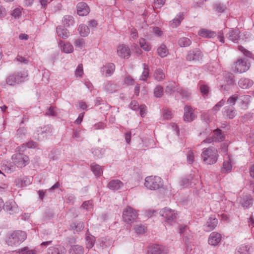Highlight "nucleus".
<instances>
[{
  "mask_svg": "<svg viewBox=\"0 0 254 254\" xmlns=\"http://www.w3.org/2000/svg\"><path fill=\"white\" fill-rule=\"evenodd\" d=\"M59 46L60 47L62 51L65 53H71L73 51L72 45L68 42L64 43L62 40H60Z\"/></svg>",
  "mask_w": 254,
  "mask_h": 254,
  "instance_id": "412c9836",
  "label": "nucleus"
},
{
  "mask_svg": "<svg viewBox=\"0 0 254 254\" xmlns=\"http://www.w3.org/2000/svg\"><path fill=\"white\" fill-rule=\"evenodd\" d=\"M250 66V64L248 63L246 58H241L237 60L235 63V71L243 73L247 71Z\"/></svg>",
  "mask_w": 254,
  "mask_h": 254,
  "instance_id": "1a4fd4ad",
  "label": "nucleus"
},
{
  "mask_svg": "<svg viewBox=\"0 0 254 254\" xmlns=\"http://www.w3.org/2000/svg\"><path fill=\"white\" fill-rule=\"evenodd\" d=\"M85 240L86 248L88 249L92 248L95 243V237L89 233H86Z\"/></svg>",
  "mask_w": 254,
  "mask_h": 254,
  "instance_id": "f704fd0d",
  "label": "nucleus"
},
{
  "mask_svg": "<svg viewBox=\"0 0 254 254\" xmlns=\"http://www.w3.org/2000/svg\"><path fill=\"white\" fill-rule=\"evenodd\" d=\"M188 152L187 156V161L190 164H192L194 162V153L191 149L188 148Z\"/></svg>",
  "mask_w": 254,
  "mask_h": 254,
  "instance_id": "13d9d810",
  "label": "nucleus"
},
{
  "mask_svg": "<svg viewBox=\"0 0 254 254\" xmlns=\"http://www.w3.org/2000/svg\"><path fill=\"white\" fill-rule=\"evenodd\" d=\"M27 238L26 233L21 230L14 231L8 236L7 244L10 246H17L23 242Z\"/></svg>",
  "mask_w": 254,
  "mask_h": 254,
  "instance_id": "f03ea898",
  "label": "nucleus"
},
{
  "mask_svg": "<svg viewBox=\"0 0 254 254\" xmlns=\"http://www.w3.org/2000/svg\"><path fill=\"white\" fill-rule=\"evenodd\" d=\"M116 69V65L112 63H106L104 65L101 67L100 72L102 75L106 77L112 76Z\"/></svg>",
  "mask_w": 254,
  "mask_h": 254,
  "instance_id": "9b49d317",
  "label": "nucleus"
},
{
  "mask_svg": "<svg viewBox=\"0 0 254 254\" xmlns=\"http://www.w3.org/2000/svg\"><path fill=\"white\" fill-rule=\"evenodd\" d=\"M154 96L157 98L162 97L164 93V89L161 85H157L154 89Z\"/></svg>",
  "mask_w": 254,
  "mask_h": 254,
  "instance_id": "09e8293b",
  "label": "nucleus"
},
{
  "mask_svg": "<svg viewBox=\"0 0 254 254\" xmlns=\"http://www.w3.org/2000/svg\"><path fill=\"white\" fill-rule=\"evenodd\" d=\"M221 240V235L217 232H212L208 238V243L212 246H217Z\"/></svg>",
  "mask_w": 254,
  "mask_h": 254,
  "instance_id": "dca6fc26",
  "label": "nucleus"
},
{
  "mask_svg": "<svg viewBox=\"0 0 254 254\" xmlns=\"http://www.w3.org/2000/svg\"><path fill=\"white\" fill-rule=\"evenodd\" d=\"M84 228V224L82 221H75L71 223L69 230L73 231L74 233H79Z\"/></svg>",
  "mask_w": 254,
  "mask_h": 254,
  "instance_id": "a211bd4d",
  "label": "nucleus"
},
{
  "mask_svg": "<svg viewBox=\"0 0 254 254\" xmlns=\"http://www.w3.org/2000/svg\"><path fill=\"white\" fill-rule=\"evenodd\" d=\"M62 247L60 245H56L48 248L47 254H62Z\"/></svg>",
  "mask_w": 254,
  "mask_h": 254,
  "instance_id": "58836bf2",
  "label": "nucleus"
},
{
  "mask_svg": "<svg viewBox=\"0 0 254 254\" xmlns=\"http://www.w3.org/2000/svg\"><path fill=\"white\" fill-rule=\"evenodd\" d=\"M78 30L79 34L82 37H86L88 35L90 32V30L88 27L83 24L79 25Z\"/></svg>",
  "mask_w": 254,
  "mask_h": 254,
  "instance_id": "ea45409f",
  "label": "nucleus"
},
{
  "mask_svg": "<svg viewBox=\"0 0 254 254\" xmlns=\"http://www.w3.org/2000/svg\"><path fill=\"white\" fill-rule=\"evenodd\" d=\"M124 186V183L120 180H112L107 185V188L114 191L118 190Z\"/></svg>",
  "mask_w": 254,
  "mask_h": 254,
  "instance_id": "f3484780",
  "label": "nucleus"
},
{
  "mask_svg": "<svg viewBox=\"0 0 254 254\" xmlns=\"http://www.w3.org/2000/svg\"><path fill=\"white\" fill-rule=\"evenodd\" d=\"M199 88L202 96L204 98L207 97L210 91V87L206 84H202L200 85Z\"/></svg>",
  "mask_w": 254,
  "mask_h": 254,
  "instance_id": "3c124183",
  "label": "nucleus"
},
{
  "mask_svg": "<svg viewBox=\"0 0 254 254\" xmlns=\"http://www.w3.org/2000/svg\"><path fill=\"white\" fill-rule=\"evenodd\" d=\"M56 33L58 37L63 39H67L70 35L69 31L65 27H63L61 25L57 26Z\"/></svg>",
  "mask_w": 254,
  "mask_h": 254,
  "instance_id": "aec40b11",
  "label": "nucleus"
},
{
  "mask_svg": "<svg viewBox=\"0 0 254 254\" xmlns=\"http://www.w3.org/2000/svg\"><path fill=\"white\" fill-rule=\"evenodd\" d=\"M144 186L150 190H158L163 186L162 179L158 176H148L145 178Z\"/></svg>",
  "mask_w": 254,
  "mask_h": 254,
  "instance_id": "20e7f679",
  "label": "nucleus"
},
{
  "mask_svg": "<svg viewBox=\"0 0 254 254\" xmlns=\"http://www.w3.org/2000/svg\"><path fill=\"white\" fill-rule=\"evenodd\" d=\"M213 137L216 142L223 141L225 139V135L222 131L217 128L213 130Z\"/></svg>",
  "mask_w": 254,
  "mask_h": 254,
  "instance_id": "c85d7f7f",
  "label": "nucleus"
},
{
  "mask_svg": "<svg viewBox=\"0 0 254 254\" xmlns=\"http://www.w3.org/2000/svg\"><path fill=\"white\" fill-rule=\"evenodd\" d=\"M4 209L10 214H13L18 210V207L14 202H6Z\"/></svg>",
  "mask_w": 254,
  "mask_h": 254,
  "instance_id": "7c9ffc66",
  "label": "nucleus"
},
{
  "mask_svg": "<svg viewBox=\"0 0 254 254\" xmlns=\"http://www.w3.org/2000/svg\"><path fill=\"white\" fill-rule=\"evenodd\" d=\"M138 216L136 210L129 206H127L123 212V220L128 224L133 223L137 219Z\"/></svg>",
  "mask_w": 254,
  "mask_h": 254,
  "instance_id": "39448f33",
  "label": "nucleus"
},
{
  "mask_svg": "<svg viewBox=\"0 0 254 254\" xmlns=\"http://www.w3.org/2000/svg\"><path fill=\"white\" fill-rule=\"evenodd\" d=\"M254 84V81L248 78H242L238 81L239 86L244 89H247L252 87Z\"/></svg>",
  "mask_w": 254,
  "mask_h": 254,
  "instance_id": "393cba45",
  "label": "nucleus"
},
{
  "mask_svg": "<svg viewBox=\"0 0 254 254\" xmlns=\"http://www.w3.org/2000/svg\"><path fill=\"white\" fill-rule=\"evenodd\" d=\"M105 90L109 93H113L118 90V86L116 84L111 81H108L105 85Z\"/></svg>",
  "mask_w": 254,
  "mask_h": 254,
  "instance_id": "e433bc0d",
  "label": "nucleus"
},
{
  "mask_svg": "<svg viewBox=\"0 0 254 254\" xmlns=\"http://www.w3.org/2000/svg\"><path fill=\"white\" fill-rule=\"evenodd\" d=\"M139 114L141 117L143 118L145 117L146 114L147 107L145 105L141 104L140 105L139 108Z\"/></svg>",
  "mask_w": 254,
  "mask_h": 254,
  "instance_id": "774afa93",
  "label": "nucleus"
},
{
  "mask_svg": "<svg viewBox=\"0 0 254 254\" xmlns=\"http://www.w3.org/2000/svg\"><path fill=\"white\" fill-rule=\"evenodd\" d=\"M168 249L164 246L159 245H153L147 249V254H167Z\"/></svg>",
  "mask_w": 254,
  "mask_h": 254,
  "instance_id": "9d476101",
  "label": "nucleus"
},
{
  "mask_svg": "<svg viewBox=\"0 0 254 254\" xmlns=\"http://www.w3.org/2000/svg\"><path fill=\"white\" fill-rule=\"evenodd\" d=\"M153 76L155 80L158 81H161L163 80L166 77L165 73L163 69L161 68H158L155 70Z\"/></svg>",
  "mask_w": 254,
  "mask_h": 254,
  "instance_id": "2f4dec72",
  "label": "nucleus"
},
{
  "mask_svg": "<svg viewBox=\"0 0 254 254\" xmlns=\"http://www.w3.org/2000/svg\"><path fill=\"white\" fill-rule=\"evenodd\" d=\"M194 110L190 106L186 105L184 107V120L186 122H191L195 118Z\"/></svg>",
  "mask_w": 254,
  "mask_h": 254,
  "instance_id": "f8f14e48",
  "label": "nucleus"
},
{
  "mask_svg": "<svg viewBox=\"0 0 254 254\" xmlns=\"http://www.w3.org/2000/svg\"><path fill=\"white\" fill-rule=\"evenodd\" d=\"M11 159L17 167L22 168L29 163V158L27 155L20 152L13 154Z\"/></svg>",
  "mask_w": 254,
  "mask_h": 254,
  "instance_id": "0eeeda50",
  "label": "nucleus"
},
{
  "mask_svg": "<svg viewBox=\"0 0 254 254\" xmlns=\"http://www.w3.org/2000/svg\"><path fill=\"white\" fill-rule=\"evenodd\" d=\"M69 254H84V249L80 245H76L71 246L69 250Z\"/></svg>",
  "mask_w": 254,
  "mask_h": 254,
  "instance_id": "473e14b6",
  "label": "nucleus"
},
{
  "mask_svg": "<svg viewBox=\"0 0 254 254\" xmlns=\"http://www.w3.org/2000/svg\"><path fill=\"white\" fill-rule=\"evenodd\" d=\"M198 34L202 37L207 38H211L216 36V33L215 32L206 29H200L198 31Z\"/></svg>",
  "mask_w": 254,
  "mask_h": 254,
  "instance_id": "cd10ccee",
  "label": "nucleus"
},
{
  "mask_svg": "<svg viewBox=\"0 0 254 254\" xmlns=\"http://www.w3.org/2000/svg\"><path fill=\"white\" fill-rule=\"evenodd\" d=\"M178 44L181 47H186L190 46L191 41L187 37H182L178 40Z\"/></svg>",
  "mask_w": 254,
  "mask_h": 254,
  "instance_id": "c03bdc74",
  "label": "nucleus"
},
{
  "mask_svg": "<svg viewBox=\"0 0 254 254\" xmlns=\"http://www.w3.org/2000/svg\"><path fill=\"white\" fill-rule=\"evenodd\" d=\"M139 45L144 51L149 52L151 50V45L146 41L144 38H140L139 40Z\"/></svg>",
  "mask_w": 254,
  "mask_h": 254,
  "instance_id": "a18cd8bd",
  "label": "nucleus"
},
{
  "mask_svg": "<svg viewBox=\"0 0 254 254\" xmlns=\"http://www.w3.org/2000/svg\"><path fill=\"white\" fill-rule=\"evenodd\" d=\"M232 165L231 164V159L229 158L228 160H225L223 162L222 167L221 168V172L226 174L231 171Z\"/></svg>",
  "mask_w": 254,
  "mask_h": 254,
  "instance_id": "c9c22d12",
  "label": "nucleus"
},
{
  "mask_svg": "<svg viewBox=\"0 0 254 254\" xmlns=\"http://www.w3.org/2000/svg\"><path fill=\"white\" fill-rule=\"evenodd\" d=\"M142 65L143 70L140 77V80L145 81L149 77L150 70L149 69L148 65L145 63L143 64Z\"/></svg>",
  "mask_w": 254,
  "mask_h": 254,
  "instance_id": "79ce46f5",
  "label": "nucleus"
},
{
  "mask_svg": "<svg viewBox=\"0 0 254 254\" xmlns=\"http://www.w3.org/2000/svg\"><path fill=\"white\" fill-rule=\"evenodd\" d=\"M250 247L245 244L238 247L235 254H251Z\"/></svg>",
  "mask_w": 254,
  "mask_h": 254,
  "instance_id": "4c0bfd02",
  "label": "nucleus"
},
{
  "mask_svg": "<svg viewBox=\"0 0 254 254\" xmlns=\"http://www.w3.org/2000/svg\"><path fill=\"white\" fill-rule=\"evenodd\" d=\"M213 8L218 13H223L226 9V6L223 3L217 2L214 4Z\"/></svg>",
  "mask_w": 254,
  "mask_h": 254,
  "instance_id": "603ef678",
  "label": "nucleus"
},
{
  "mask_svg": "<svg viewBox=\"0 0 254 254\" xmlns=\"http://www.w3.org/2000/svg\"><path fill=\"white\" fill-rule=\"evenodd\" d=\"M75 76L76 77H82L83 74V67L82 64L78 65L75 70Z\"/></svg>",
  "mask_w": 254,
  "mask_h": 254,
  "instance_id": "4d7b16f0",
  "label": "nucleus"
},
{
  "mask_svg": "<svg viewBox=\"0 0 254 254\" xmlns=\"http://www.w3.org/2000/svg\"><path fill=\"white\" fill-rule=\"evenodd\" d=\"M14 76L17 82V84H19L27 80L28 74L26 71H16L13 73Z\"/></svg>",
  "mask_w": 254,
  "mask_h": 254,
  "instance_id": "b1692460",
  "label": "nucleus"
},
{
  "mask_svg": "<svg viewBox=\"0 0 254 254\" xmlns=\"http://www.w3.org/2000/svg\"><path fill=\"white\" fill-rule=\"evenodd\" d=\"M5 82L6 84L11 86H14L17 84V82L16 81V79L13 74V73L8 75L6 77Z\"/></svg>",
  "mask_w": 254,
  "mask_h": 254,
  "instance_id": "49530a36",
  "label": "nucleus"
},
{
  "mask_svg": "<svg viewBox=\"0 0 254 254\" xmlns=\"http://www.w3.org/2000/svg\"><path fill=\"white\" fill-rule=\"evenodd\" d=\"M14 60L24 64H27L29 62V60L28 58H26L21 56H19V55L17 56Z\"/></svg>",
  "mask_w": 254,
  "mask_h": 254,
  "instance_id": "0e129e2a",
  "label": "nucleus"
},
{
  "mask_svg": "<svg viewBox=\"0 0 254 254\" xmlns=\"http://www.w3.org/2000/svg\"><path fill=\"white\" fill-rule=\"evenodd\" d=\"M227 34L229 40L234 43H238L240 39V32L238 29H229Z\"/></svg>",
  "mask_w": 254,
  "mask_h": 254,
  "instance_id": "6ab92c4d",
  "label": "nucleus"
},
{
  "mask_svg": "<svg viewBox=\"0 0 254 254\" xmlns=\"http://www.w3.org/2000/svg\"><path fill=\"white\" fill-rule=\"evenodd\" d=\"M203 57L202 51L199 49L195 48L188 51L186 59L189 62H199L202 60Z\"/></svg>",
  "mask_w": 254,
  "mask_h": 254,
  "instance_id": "6e6552de",
  "label": "nucleus"
},
{
  "mask_svg": "<svg viewBox=\"0 0 254 254\" xmlns=\"http://www.w3.org/2000/svg\"><path fill=\"white\" fill-rule=\"evenodd\" d=\"M117 53L118 56L123 59H127L130 57V50L129 48L124 44L118 46Z\"/></svg>",
  "mask_w": 254,
  "mask_h": 254,
  "instance_id": "ddd939ff",
  "label": "nucleus"
},
{
  "mask_svg": "<svg viewBox=\"0 0 254 254\" xmlns=\"http://www.w3.org/2000/svg\"><path fill=\"white\" fill-rule=\"evenodd\" d=\"M134 231L137 234H143L147 231V227L142 224L137 225L134 227Z\"/></svg>",
  "mask_w": 254,
  "mask_h": 254,
  "instance_id": "864d4df0",
  "label": "nucleus"
},
{
  "mask_svg": "<svg viewBox=\"0 0 254 254\" xmlns=\"http://www.w3.org/2000/svg\"><path fill=\"white\" fill-rule=\"evenodd\" d=\"M223 115L229 119H233L236 115V111L233 106H226L223 109Z\"/></svg>",
  "mask_w": 254,
  "mask_h": 254,
  "instance_id": "4be33fe9",
  "label": "nucleus"
},
{
  "mask_svg": "<svg viewBox=\"0 0 254 254\" xmlns=\"http://www.w3.org/2000/svg\"><path fill=\"white\" fill-rule=\"evenodd\" d=\"M241 204L244 207L248 208L252 204V199L248 197L244 198Z\"/></svg>",
  "mask_w": 254,
  "mask_h": 254,
  "instance_id": "e2e57ef3",
  "label": "nucleus"
},
{
  "mask_svg": "<svg viewBox=\"0 0 254 254\" xmlns=\"http://www.w3.org/2000/svg\"><path fill=\"white\" fill-rule=\"evenodd\" d=\"M201 120L206 123L207 125L211 122L210 116L206 112H204L202 114L201 116Z\"/></svg>",
  "mask_w": 254,
  "mask_h": 254,
  "instance_id": "680f3d73",
  "label": "nucleus"
},
{
  "mask_svg": "<svg viewBox=\"0 0 254 254\" xmlns=\"http://www.w3.org/2000/svg\"><path fill=\"white\" fill-rule=\"evenodd\" d=\"M74 23V18L72 15H64L62 19L63 26L65 28H68L73 26Z\"/></svg>",
  "mask_w": 254,
  "mask_h": 254,
  "instance_id": "bb28decb",
  "label": "nucleus"
},
{
  "mask_svg": "<svg viewBox=\"0 0 254 254\" xmlns=\"http://www.w3.org/2000/svg\"><path fill=\"white\" fill-rule=\"evenodd\" d=\"M53 131V127L52 125H47L46 126H44L42 127H39L37 130V133L38 135L39 134H45L46 135L47 134H51Z\"/></svg>",
  "mask_w": 254,
  "mask_h": 254,
  "instance_id": "c756f323",
  "label": "nucleus"
},
{
  "mask_svg": "<svg viewBox=\"0 0 254 254\" xmlns=\"http://www.w3.org/2000/svg\"><path fill=\"white\" fill-rule=\"evenodd\" d=\"M91 170L96 177H99L103 175L102 167L94 162L90 165Z\"/></svg>",
  "mask_w": 254,
  "mask_h": 254,
  "instance_id": "a878e982",
  "label": "nucleus"
},
{
  "mask_svg": "<svg viewBox=\"0 0 254 254\" xmlns=\"http://www.w3.org/2000/svg\"><path fill=\"white\" fill-rule=\"evenodd\" d=\"M157 53L161 58H165L168 55L169 51L165 45L162 44L158 48Z\"/></svg>",
  "mask_w": 254,
  "mask_h": 254,
  "instance_id": "37998d69",
  "label": "nucleus"
},
{
  "mask_svg": "<svg viewBox=\"0 0 254 254\" xmlns=\"http://www.w3.org/2000/svg\"><path fill=\"white\" fill-rule=\"evenodd\" d=\"M160 215L165 218V222L169 225H173L176 223L178 214L174 210L168 207H165L160 210Z\"/></svg>",
  "mask_w": 254,
  "mask_h": 254,
  "instance_id": "7ed1b4c3",
  "label": "nucleus"
},
{
  "mask_svg": "<svg viewBox=\"0 0 254 254\" xmlns=\"http://www.w3.org/2000/svg\"><path fill=\"white\" fill-rule=\"evenodd\" d=\"M225 101L224 99H222L218 102L212 108V110L214 111H218L224 105Z\"/></svg>",
  "mask_w": 254,
  "mask_h": 254,
  "instance_id": "338daca9",
  "label": "nucleus"
},
{
  "mask_svg": "<svg viewBox=\"0 0 254 254\" xmlns=\"http://www.w3.org/2000/svg\"><path fill=\"white\" fill-rule=\"evenodd\" d=\"M219 155L217 149L213 146L202 149L201 157L205 164L212 165L216 163Z\"/></svg>",
  "mask_w": 254,
  "mask_h": 254,
  "instance_id": "f257e3e1",
  "label": "nucleus"
},
{
  "mask_svg": "<svg viewBox=\"0 0 254 254\" xmlns=\"http://www.w3.org/2000/svg\"><path fill=\"white\" fill-rule=\"evenodd\" d=\"M238 49L243 53L246 57L253 60L254 59V54L251 51L245 49L243 46L241 45L238 46Z\"/></svg>",
  "mask_w": 254,
  "mask_h": 254,
  "instance_id": "de8ad7c7",
  "label": "nucleus"
},
{
  "mask_svg": "<svg viewBox=\"0 0 254 254\" xmlns=\"http://www.w3.org/2000/svg\"><path fill=\"white\" fill-rule=\"evenodd\" d=\"M239 98L238 104L240 108L243 110L247 109L251 103V96L249 95H239Z\"/></svg>",
  "mask_w": 254,
  "mask_h": 254,
  "instance_id": "2eb2a0df",
  "label": "nucleus"
},
{
  "mask_svg": "<svg viewBox=\"0 0 254 254\" xmlns=\"http://www.w3.org/2000/svg\"><path fill=\"white\" fill-rule=\"evenodd\" d=\"M223 75L224 84L220 86V90L224 93L230 90L231 87L235 84V80L234 75L230 72L225 71Z\"/></svg>",
  "mask_w": 254,
  "mask_h": 254,
  "instance_id": "423d86ee",
  "label": "nucleus"
},
{
  "mask_svg": "<svg viewBox=\"0 0 254 254\" xmlns=\"http://www.w3.org/2000/svg\"><path fill=\"white\" fill-rule=\"evenodd\" d=\"M193 178L192 174L182 177L179 181L180 186L183 188L189 186L190 183V181L193 179Z\"/></svg>",
  "mask_w": 254,
  "mask_h": 254,
  "instance_id": "72a5a7b5",
  "label": "nucleus"
},
{
  "mask_svg": "<svg viewBox=\"0 0 254 254\" xmlns=\"http://www.w3.org/2000/svg\"><path fill=\"white\" fill-rule=\"evenodd\" d=\"M19 254H36V250H29L28 247H24L19 250Z\"/></svg>",
  "mask_w": 254,
  "mask_h": 254,
  "instance_id": "6e6d98bb",
  "label": "nucleus"
},
{
  "mask_svg": "<svg viewBox=\"0 0 254 254\" xmlns=\"http://www.w3.org/2000/svg\"><path fill=\"white\" fill-rule=\"evenodd\" d=\"M239 95L237 94H234L231 95L228 98L226 101L227 104H229L230 105V106L234 107L236 102L238 101V99L239 98Z\"/></svg>",
  "mask_w": 254,
  "mask_h": 254,
  "instance_id": "8fccbe9b",
  "label": "nucleus"
},
{
  "mask_svg": "<svg viewBox=\"0 0 254 254\" xmlns=\"http://www.w3.org/2000/svg\"><path fill=\"white\" fill-rule=\"evenodd\" d=\"M218 220L214 217H210L206 224L204 225L207 231H211L214 230L217 226Z\"/></svg>",
  "mask_w": 254,
  "mask_h": 254,
  "instance_id": "5701e85b",
  "label": "nucleus"
},
{
  "mask_svg": "<svg viewBox=\"0 0 254 254\" xmlns=\"http://www.w3.org/2000/svg\"><path fill=\"white\" fill-rule=\"evenodd\" d=\"M163 117L167 120H170L172 118V113L171 111L167 108L162 109Z\"/></svg>",
  "mask_w": 254,
  "mask_h": 254,
  "instance_id": "bf43d9fd",
  "label": "nucleus"
},
{
  "mask_svg": "<svg viewBox=\"0 0 254 254\" xmlns=\"http://www.w3.org/2000/svg\"><path fill=\"white\" fill-rule=\"evenodd\" d=\"M140 105H139L137 101L135 100H132L130 102L128 105V107L133 111H138Z\"/></svg>",
  "mask_w": 254,
  "mask_h": 254,
  "instance_id": "052dcab7",
  "label": "nucleus"
},
{
  "mask_svg": "<svg viewBox=\"0 0 254 254\" xmlns=\"http://www.w3.org/2000/svg\"><path fill=\"white\" fill-rule=\"evenodd\" d=\"M30 180L27 177H24L22 178L18 179L16 181V185L19 187L23 188L30 184Z\"/></svg>",
  "mask_w": 254,
  "mask_h": 254,
  "instance_id": "a19ab883",
  "label": "nucleus"
},
{
  "mask_svg": "<svg viewBox=\"0 0 254 254\" xmlns=\"http://www.w3.org/2000/svg\"><path fill=\"white\" fill-rule=\"evenodd\" d=\"M73 44L75 47L82 49L85 47V40L83 38H78L75 40Z\"/></svg>",
  "mask_w": 254,
  "mask_h": 254,
  "instance_id": "5fc2aeb1",
  "label": "nucleus"
},
{
  "mask_svg": "<svg viewBox=\"0 0 254 254\" xmlns=\"http://www.w3.org/2000/svg\"><path fill=\"white\" fill-rule=\"evenodd\" d=\"M27 130L25 128H19L17 130L16 135L18 137L22 138L26 133Z\"/></svg>",
  "mask_w": 254,
  "mask_h": 254,
  "instance_id": "69168bd1",
  "label": "nucleus"
},
{
  "mask_svg": "<svg viewBox=\"0 0 254 254\" xmlns=\"http://www.w3.org/2000/svg\"><path fill=\"white\" fill-rule=\"evenodd\" d=\"M77 13L79 16H84L88 15L90 11L87 4L84 2H80L76 5Z\"/></svg>",
  "mask_w": 254,
  "mask_h": 254,
  "instance_id": "4468645a",
  "label": "nucleus"
}]
</instances>
